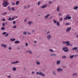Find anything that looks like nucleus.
I'll list each match as a JSON object with an SVG mask.
<instances>
[{
	"label": "nucleus",
	"mask_w": 78,
	"mask_h": 78,
	"mask_svg": "<svg viewBox=\"0 0 78 78\" xmlns=\"http://www.w3.org/2000/svg\"><path fill=\"white\" fill-rule=\"evenodd\" d=\"M9 34L8 33H6V34L5 35V36L6 37L8 36Z\"/></svg>",
	"instance_id": "72a5a7b5"
},
{
	"label": "nucleus",
	"mask_w": 78,
	"mask_h": 78,
	"mask_svg": "<svg viewBox=\"0 0 78 78\" xmlns=\"http://www.w3.org/2000/svg\"><path fill=\"white\" fill-rule=\"evenodd\" d=\"M29 7H30V5H28V8H29Z\"/></svg>",
	"instance_id": "e2e57ef3"
},
{
	"label": "nucleus",
	"mask_w": 78,
	"mask_h": 78,
	"mask_svg": "<svg viewBox=\"0 0 78 78\" xmlns=\"http://www.w3.org/2000/svg\"><path fill=\"white\" fill-rule=\"evenodd\" d=\"M57 72H61L62 71V68H58L57 69Z\"/></svg>",
	"instance_id": "423d86ee"
},
{
	"label": "nucleus",
	"mask_w": 78,
	"mask_h": 78,
	"mask_svg": "<svg viewBox=\"0 0 78 78\" xmlns=\"http://www.w3.org/2000/svg\"><path fill=\"white\" fill-rule=\"evenodd\" d=\"M77 75H78V74L77 73H74L73 74V76H76Z\"/></svg>",
	"instance_id": "f8f14e48"
},
{
	"label": "nucleus",
	"mask_w": 78,
	"mask_h": 78,
	"mask_svg": "<svg viewBox=\"0 0 78 78\" xmlns=\"http://www.w3.org/2000/svg\"><path fill=\"white\" fill-rule=\"evenodd\" d=\"M49 3H50V4H51V2L50 1L49 2Z\"/></svg>",
	"instance_id": "13d9d810"
},
{
	"label": "nucleus",
	"mask_w": 78,
	"mask_h": 78,
	"mask_svg": "<svg viewBox=\"0 0 78 78\" xmlns=\"http://www.w3.org/2000/svg\"><path fill=\"white\" fill-rule=\"evenodd\" d=\"M36 74L37 75H38V74H39V75H41L43 76H45V74H44L42 73L41 72H40L39 73V72H37L36 73Z\"/></svg>",
	"instance_id": "7ed1b4c3"
},
{
	"label": "nucleus",
	"mask_w": 78,
	"mask_h": 78,
	"mask_svg": "<svg viewBox=\"0 0 78 78\" xmlns=\"http://www.w3.org/2000/svg\"><path fill=\"white\" fill-rule=\"evenodd\" d=\"M12 48H11V47H9V50H11Z\"/></svg>",
	"instance_id": "79ce46f5"
},
{
	"label": "nucleus",
	"mask_w": 78,
	"mask_h": 78,
	"mask_svg": "<svg viewBox=\"0 0 78 78\" xmlns=\"http://www.w3.org/2000/svg\"><path fill=\"white\" fill-rule=\"evenodd\" d=\"M9 3L8 2L6 1L5 2H3L2 4V5H3V7L6 8V7L9 5Z\"/></svg>",
	"instance_id": "f257e3e1"
},
{
	"label": "nucleus",
	"mask_w": 78,
	"mask_h": 78,
	"mask_svg": "<svg viewBox=\"0 0 78 78\" xmlns=\"http://www.w3.org/2000/svg\"><path fill=\"white\" fill-rule=\"evenodd\" d=\"M16 40V39L15 38L12 39L11 38L10 40V41H14Z\"/></svg>",
	"instance_id": "dca6fc26"
},
{
	"label": "nucleus",
	"mask_w": 78,
	"mask_h": 78,
	"mask_svg": "<svg viewBox=\"0 0 78 78\" xmlns=\"http://www.w3.org/2000/svg\"><path fill=\"white\" fill-rule=\"evenodd\" d=\"M16 70H17V69L16 68H15V67L13 68V71H15Z\"/></svg>",
	"instance_id": "5701e85b"
},
{
	"label": "nucleus",
	"mask_w": 78,
	"mask_h": 78,
	"mask_svg": "<svg viewBox=\"0 0 78 78\" xmlns=\"http://www.w3.org/2000/svg\"><path fill=\"white\" fill-rule=\"evenodd\" d=\"M53 22L54 23H57V21L56 20H54Z\"/></svg>",
	"instance_id": "4be33fe9"
},
{
	"label": "nucleus",
	"mask_w": 78,
	"mask_h": 78,
	"mask_svg": "<svg viewBox=\"0 0 78 78\" xmlns=\"http://www.w3.org/2000/svg\"><path fill=\"white\" fill-rule=\"evenodd\" d=\"M60 62H61L60 61H57V64H60Z\"/></svg>",
	"instance_id": "a211bd4d"
},
{
	"label": "nucleus",
	"mask_w": 78,
	"mask_h": 78,
	"mask_svg": "<svg viewBox=\"0 0 78 78\" xmlns=\"http://www.w3.org/2000/svg\"><path fill=\"white\" fill-rule=\"evenodd\" d=\"M26 46H28V43H26L25 44Z\"/></svg>",
	"instance_id": "de8ad7c7"
},
{
	"label": "nucleus",
	"mask_w": 78,
	"mask_h": 78,
	"mask_svg": "<svg viewBox=\"0 0 78 78\" xmlns=\"http://www.w3.org/2000/svg\"><path fill=\"white\" fill-rule=\"evenodd\" d=\"M27 19H26L24 20V22H26L27 21Z\"/></svg>",
	"instance_id": "6e6d98bb"
},
{
	"label": "nucleus",
	"mask_w": 78,
	"mask_h": 78,
	"mask_svg": "<svg viewBox=\"0 0 78 78\" xmlns=\"http://www.w3.org/2000/svg\"><path fill=\"white\" fill-rule=\"evenodd\" d=\"M78 8V6H76L74 8V9H77Z\"/></svg>",
	"instance_id": "a878e982"
},
{
	"label": "nucleus",
	"mask_w": 78,
	"mask_h": 78,
	"mask_svg": "<svg viewBox=\"0 0 78 78\" xmlns=\"http://www.w3.org/2000/svg\"><path fill=\"white\" fill-rule=\"evenodd\" d=\"M8 78H10V77H11V76H8Z\"/></svg>",
	"instance_id": "774afa93"
},
{
	"label": "nucleus",
	"mask_w": 78,
	"mask_h": 78,
	"mask_svg": "<svg viewBox=\"0 0 78 78\" xmlns=\"http://www.w3.org/2000/svg\"><path fill=\"white\" fill-rule=\"evenodd\" d=\"M34 42L35 43H36L37 42V41H34Z\"/></svg>",
	"instance_id": "bf43d9fd"
},
{
	"label": "nucleus",
	"mask_w": 78,
	"mask_h": 78,
	"mask_svg": "<svg viewBox=\"0 0 78 78\" xmlns=\"http://www.w3.org/2000/svg\"><path fill=\"white\" fill-rule=\"evenodd\" d=\"M70 24L69 23H66V25H69Z\"/></svg>",
	"instance_id": "8fccbe9b"
},
{
	"label": "nucleus",
	"mask_w": 78,
	"mask_h": 78,
	"mask_svg": "<svg viewBox=\"0 0 78 78\" xmlns=\"http://www.w3.org/2000/svg\"><path fill=\"white\" fill-rule=\"evenodd\" d=\"M76 37H78V35H76Z\"/></svg>",
	"instance_id": "680f3d73"
},
{
	"label": "nucleus",
	"mask_w": 78,
	"mask_h": 78,
	"mask_svg": "<svg viewBox=\"0 0 78 78\" xmlns=\"http://www.w3.org/2000/svg\"><path fill=\"white\" fill-rule=\"evenodd\" d=\"M26 7H26V6H25L24 8H26Z\"/></svg>",
	"instance_id": "69168bd1"
},
{
	"label": "nucleus",
	"mask_w": 78,
	"mask_h": 78,
	"mask_svg": "<svg viewBox=\"0 0 78 78\" xmlns=\"http://www.w3.org/2000/svg\"><path fill=\"white\" fill-rule=\"evenodd\" d=\"M74 57V55H72L70 56V58L71 59H73V58Z\"/></svg>",
	"instance_id": "f3484780"
},
{
	"label": "nucleus",
	"mask_w": 78,
	"mask_h": 78,
	"mask_svg": "<svg viewBox=\"0 0 78 78\" xmlns=\"http://www.w3.org/2000/svg\"><path fill=\"white\" fill-rule=\"evenodd\" d=\"M57 10L59 12V7H58L57 9Z\"/></svg>",
	"instance_id": "c85d7f7f"
},
{
	"label": "nucleus",
	"mask_w": 78,
	"mask_h": 78,
	"mask_svg": "<svg viewBox=\"0 0 78 78\" xmlns=\"http://www.w3.org/2000/svg\"><path fill=\"white\" fill-rule=\"evenodd\" d=\"M69 41H66V44H67V46H70V44L69 43Z\"/></svg>",
	"instance_id": "9d476101"
},
{
	"label": "nucleus",
	"mask_w": 78,
	"mask_h": 78,
	"mask_svg": "<svg viewBox=\"0 0 78 78\" xmlns=\"http://www.w3.org/2000/svg\"><path fill=\"white\" fill-rule=\"evenodd\" d=\"M2 20H3V21H5V19L4 18H3Z\"/></svg>",
	"instance_id": "603ef678"
},
{
	"label": "nucleus",
	"mask_w": 78,
	"mask_h": 78,
	"mask_svg": "<svg viewBox=\"0 0 78 78\" xmlns=\"http://www.w3.org/2000/svg\"><path fill=\"white\" fill-rule=\"evenodd\" d=\"M2 25L3 26V27H5V23H3L2 24Z\"/></svg>",
	"instance_id": "c756f323"
},
{
	"label": "nucleus",
	"mask_w": 78,
	"mask_h": 78,
	"mask_svg": "<svg viewBox=\"0 0 78 78\" xmlns=\"http://www.w3.org/2000/svg\"><path fill=\"white\" fill-rule=\"evenodd\" d=\"M15 43L16 44H19V41H16L15 42Z\"/></svg>",
	"instance_id": "6ab92c4d"
},
{
	"label": "nucleus",
	"mask_w": 78,
	"mask_h": 78,
	"mask_svg": "<svg viewBox=\"0 0 78 78\" xmlns=\"http://www.w3.org/2000/svg\"><path fill=\"white\" fill-rule=\"evenodd\" d=\"M27 34H31V32H28L27 33Z\"/></svg>",
	"instance_id": "58836bf2"
},
{
	"label": "nucleus",
	"mask_w": 78,
	"mask_h": 78,
	"mask_svg": "<svg viewBox=\"0 0 78 78\" xmlns=\"http://www.w3.org/2000/svg\"><path fill=\"white\" fill-rule=\"evenodd\" d=\"M17 28V26H14L13 27V28Z\"/></svg>",
	"instance_id": "4c0bfd02"
},
{
	"label": "nucleus",
	"mask_w": 78,
	"mask_h": 78,
	"mask_svg": "<svg viewBox=\"0 0 78 78\" xmlns=\"http://www.w3.org/2000/svg\"><path fill=\"white\" fill-rule=\"evenodd\" d=\"M17 16H14L12 18V20H14V19H17Z\"/></svg>",
	"instance_id": "6e6552de"
},
{
	"label": "nucleus",
	"mask_w": 78,
	"mask_h": 78,
	"mask_svg": "<svg viewBox=\"0 0 78 78\" xmlns=\"http://www.w3.org/2000/svg\"><path fill=\"white\" fill-rule=\"evenodd\" d=\"M18 62H19V61H17L16 62H11V63L12 64H16L17 63H18Z\"/></svg>",
	"instance_id": "ddd939ff"
},
{
	"label": "nucleus",
	"mask_w": 78,
	"mask_h": 78,
	"mask_svg": "<svg viewBox=\"0 0 78 78\" xmlns=\"http://www.w3.org/2000/svg\"><path fill=\"white\" fill-rule=\"evenodd\" d=\"M63 50L66 52H67L68 51V48H67V47L63 48Z\"/></svg>",
	"instance_id": "20e7f679"
},
{
	"label": "nucleus",
	"mask_w": 78,
	"mask_h": 78,
	"mask_svg": "<svg viewBox=\"0 0 78 78\" xmlns=\"http://www.w3.org/2000/svg\"><path fill=\"white\" fill-rule=\"evenodd\" d=\"M6 14H7V13H6V12H4L3 14H2L1 15H3V14L4 15H5Z\"/></svg>",
	"instance_id": "7c9ffc66"
},
{
	"label": "nucleus",
	"mask_w": 78,
	"mask_h": 78,
	"mask_svg": "<svg viewBox=\"0 0 78 78\" xmlns=\"http://www.w3.org/2000/svg\"><path fill=\"white\" fill-rule=\"evenodd\" d=\"M19 1H18L16 2V5H19Z\"/></svg>",
	"instance_id": "393cba45"
},
{
	"label": "nucleus",
	"mask_w": 78,
	"mask_h": 78,
	"mask_svg": "<svg viewBox=\"0 0 78 78\" xmlns=\"http://www.w3.org/2000/svg\"><path fill=\"white\" fill-rule=\"evenodd\" d=\"M32 73H34V72H32Z\"/></svg>",
	"instance_id": "338daca9"
},
{
	"label": "nucleus",
	"mask_w": 78,
	"mask_h": 78,
	"mask_svg": "<svg viewBox=\"0 0 78 78\" xmlns=\"http://www.w3.org/2000/svg\"><path fill=\"white\" fill-rule=\"evenodd\" d=\"M72 19V17L71 16H70V15H68L66 16V17L64 18V20H67V19H69V20H70V19Z\"/></svg>",
	"instance_id": "f03ea898"
},
{
	"label": "nucleus",
	"mask_w": 78,
	"mask_h": 78,
	"mask_svg": "<svg viewBox=\"0 0 78 78\" xmlns=\"http://www.w3.org/2000/svg\"><path fill=\"white\" fill-rule=\"evenodd\" d=\"M37 64H38V65H39V64H40V62H37Z\"/></svg>",
	"instance_id": "e433bc0d"
},
{
	"label": "nucleus",
	"mask_w": 78,
	"mask_h": 78,
	"mask_svg": "<svg viewBox=\"0 0 78 78\" xmlns=\"http://www.w3.org/2000/svg\"><path fill=\"white\" fill-rule=\"evenodd\" d=\"M11 2L12 3V6H14V5H15V3L13 2Z\"/></svg>",
	"instance_id": "412c9836"
},
{
	"label": "nucleus",
	"mask_w": 78,
	"mask_h": 78,
	"mask_svg": "<svg viewBox=\"0 0 78 78\" xmlns=\"http://www.w3.org/2000/svg\"><path fill=\"white\" fill-rule=\"evenodd\" d=\"M57 26H59V22H58L57 23Z\"/></svg>",
	"instance_id": "b1692460"
},
{
	"label": "nucleus",
	"mask_w": 78,
	"mask_h": 78,
	"mask_svg": "<svg viewBox=\"0 0 78 78\" xmlns=\"http://www.w3.org/2000/svg\"><path fill=\"white\" fill-rule=\"evenodd\" d=\"M71 27H69L68 28H67L66 29V31L67 32H69V31H70V30H71Z\"/></svg>",
	"instance_id": "0eeeda50"
},
{
	"label": "nucleus",
	"mask_w": 78,
	"mask_h": 78,
	"mask_svg": "<svg viewBox=\"0 0 78 78\" xmlns=\"http://www.w3.org/2000/svg\"><path fill=\"white\" fill-rule=\"evenodd\" d=\"M51 56H56V54H52L51 55Z\"/></svg>",
	"instance_id": "473e14b6"
},
{
	"label": "nucleus",
	"mask_w": 78,
	"mask_h": 78,
	"mask_svg": "<svg viewBox=\"0 0 78 78\" xmlns=\"http://www.w3.org/2000/svg\"><path fill=\"white\" fill-rule=\"evenodd\" d=\"M49 16H50V14H48V15L47 16H45V18L46 19H47V18H48V17Z\"/></svg>",
	"instance_id": "2eb2a0df"
},
{
	"label": "nucleus",
	"mask_w": 78,
	"mask_h": 78,
	"mask_svg": "<svg viewBox=\"0 0 78 78\" xmlns=\"http://www.w3.org/2000/svg\"><path fill=\"white\" fill-rule=\"evenodd\" d=\"M8 9L9 10V11H11V7H8Z\"/></svg>",
	"instance_id": "f704fd0d"
},
{
	"label": "nucleus",
	"mask_w": 78,
	"mask_h": 78,
	"mask_svg": "<svg viewBox=\"0 0 78 78\" xmlns=\"http://www.w3.org/2000/svg\"><path fill=\"white\" fill-rule=\"evenodd\" d=\"M15 23H16V21H13V24H15Z\"/></svg>",
	"instance_id": "37998d69"
},
{
	"label": "nucleus",
	"mask_w": 78,
	"mask_h": 78,
	"mask_svg": "<svg viewBox=\"0 0 78 78\" xmlns=\"http://www.w3.org/2000/svg\"><path fill=\"white\" fill-rule=\"evenodd\" d=\"M31 23H33V22L30 21L28 23L29 25H31Z\"/></svg>",
	"instance_id": "aec40b11"
},
{
	"label": "nucleus",
	"mask_w": 78,
	"mask_h": 78,
	"mask_svg": "<svg viewBox=\"0 0 78 78\" xmlns=\"http://www.w3.org/2000/svg\"><path fill=\"white\" fill-rule=\"evenodd\" d=\"M1 30H5V28L2 27L1 28Z\"/></svg>",
	"instance_id": "cd10ccee"
},
{
	"label": "nucleus",
	"mask_w": 78,
	"mask_h": 78,
	"mask_svg": "<svg viewBox=\"0 0 78 78\" xmlns=\"http://www.w3.org/2000/svg\"><path fill=\"white\" fill-rule=\"evenodd\" d=\"M6 34V32H4L2 34V35H4L5 34Z\"/></svg>",
	"instance_id": "c9c22d12"
},
{
	"label": "nucleus",
	"mask_w": 78,
	"mask_h": 78,
	"mask_svg": "<svg viewBox=\"0 0 78 78\" xmlns=\"http://www.w3.org/2000/svg\"><path fill=\"white\" fill-rule=\"evenodd\" d=\"M1 47H4V48H6V47H7V45L4 44H2L1 45Z\"/></svg>",
	"instance_id": "39448f33"
},
{
	"label": "nucleus",
	"mask_w": 78,
	"mask_h": 78,
	"mask_svg": "<svg viewBox=\"0 0 78 78\" xmlns=\"http://www.w3.org/2000/svg\"><path fill=\"white\" fill-rule=\"evenodd\" d=\"M47 7V5H45L43 6H41V8H43V9Z\"/></svg>",
	"instance_id": "4468645a"
},
{
	"label": "nucleus",
	"mask_w": 78,
	"mask_h": 78,
	"mask_svg": "<svg viewBox=\"0 0 78 78\" xmlns=\"http://www.w3.org/2000/svg\"><path fill=\"white\" fill-rule=\"evenodd\" d=\"M53 73L54 75H56V73H55V72L54 71L53 72Z\"/></svg>",
	"instance_id": "5fc2aeb1"
},
{
	"label": "nucleus",
	"mask_w": 78,
	"mask_h": 78,
	"mask_svg": "<svg viewBox=\"0 0 78 78\" xmlns=\"http://www.w3.org/2000/svg\"><path fill=\"white\" fill-rule=\"evenodd\" d=\"M73 45H72V44H70L69 45V46H72Z\"/></svg>",
	"instance_id": "0e129e2a"
},
{
	"label": "nucleus",
	"mask_w": 78,
	"mask_h": 78,
	"mask_svg": "<svg viewBox=\"0 0 78 78\" xmlns=\"http://www.w3.org/2000/svg\"><path fill=\"white\" fill-rule=\"evenodd\" d=\"M50 51H51V52H53V51H54L53 50H51V49H50Z\"/></svg>",
	"instance_id": "a19ab883"
},
{
	"label": "nucleus",
	"mask_w": 78,
	"mask_h": 78,
	"mask_svg": "<svg viewBox=\"0 0 78 78\" xmlns=\"http://www.w3.org/2000/svg\"><path fill=\"white\" fill-rule=\"evenodd\" d=\"M59 16H62V14H61V13H59Z\"/></svg>",
	"instance_id": "864d4df0"
},
{
	"label": "nucleus",
	"mask_w": 78,
	"mask_h": 78,
	"mask_svg": "<svg viewBox=\"0 0 78 78\" xmlns=\"http://www.w3.org/2000/svg\"><path fill=\"white\" fill-rule=\"evenodd\" d=\"M11 19H12V18H10L9 19V20H11Z\"/></svg>",
	"instance_id": "49530a36"
},
{
	"label": "nucleus",
	"mask_w": 78,
	"mask_h": 78,
	"mask_svg": "<svg viewBox=\"0 0 78 78\" xmlns=\"http://www.w3.org/2000/svg\"><path fill=\"white\" fill-rule=\"evenodd\" d=\"M51 36L50 35H48L47 36V39H50V38H51Z\"/></svg>",
	"instance_id": "1a4fd4ad"
},
{
	"label": "nucleus",
	"mask_w": 78,
	"mask_h": 78,
	"mask_svg": "<svg viewBox=\"0 0 78 78\" xmlns=\"http://www.w3.org/2000/svg\"><path fill=\"white\" fill-rule=\"evenodd\" d=\"M12 9L13 11H14V7H12Z\"/></svg>",
	"instance_id": "c03bdc74"
},
{
	"label": "nucleus",
	"mask_w": 78,
	"mask_h": 78,
	"mask_svg": "<svg viewBox=\"0 0 78 78\" xmlns=\"http://www.w3.org/2000/svg\"><path fill=\"white\" fill-rule=\"evenodd\" d=\"M78 49V47H75L73 49H72V50H77V49Z\"/></svg>",
	"instance_id": "9b49d317"
},
{
	"label": "nucleus",
	"mask_w": 78,
	"mask_h": 78,
	"mask_svg": "<svg viewBox=\"0 0 78 78\" xmlns=\"http://www.w3.org/2000/svg\"><path fill=\"white\" fill-rule=\"evenodd\" d=\"M62 18H60V19L59 20L60 21H62Z\"/></svg>",
	"instance_id": "ea45409f"
},
{
	"label": "nucleus",
	"mask_w": 78,
	"mask_h": 78,
	"mask_svg": "<svg viewBox=\"0 0 78 78\" xmlns=\"http://www.w3.org/2000/svg\"><path fill=\"white\" fill-rule=\"evenodd\" d=\"M74 56H75L76 57V56H78V55H75Z\"/></svg>",
	"instance_id": "052dcab7"
},
{
	"label": "nucleus",
	"mask_w": 78,
	"mask_h": 78,
	"mask_svg": "<svg viewBox=\"0 0 78 78\" xmlns=\"http://www.w3.org/2000/svg\"><path fill=\"white\" fill-rule=\"evenodd\" d=\"M67 42H66V41H63V44H65V43H66H66Z\"/></svg>",
	"instance_id": "3c124183"
},
{
	"label": "nucleus",
	"mask_w": 78,
	"mask_h": 78,
	"mask_svg": "<svg viewBox=\"0 0 78 78\" xmlns=\"http://www.w3.org/2000/svg\"><path fill=\"white\" fill-rule=\"evenodd\" d=\"M50 33V31H49L47 33V34H48Z\"/></svg>",
	"instance_id": "4d7b16f0"
},
{
	"label": "nucleus",
	"mask_w": 78,
	"mask_h": 78,
	"mask_svg": "<svg viewBox=\"0 0 78 78\" xmlns=\"http://www.w3.org/2000/svg\"><path fill=\"white\" fill-rule=\"evenodd\" d=\"M23 34L26 35L27 34V32H24L23 33Z\"/></svg>",
	"instance_id": "2f4dec72"
},
{
	"label": "nucleus",
	"mask_w": 78,
	"mask_h": 78,
	"mask_svg": "<svg viewBox=\"0 0 78 78\" xmlns=\"http://www.w3.org/2000/svg\"><path fill=\"white\" fill-rule=\"evenodd\" d=\"M40 3H41V2H39L38 3V5H40Z\"/></svg>",
	"instance_id": "a18cd8bd"
},
{
	"label": "nucleus",
	"mask_w": 78,
	"mask_h": 78,
	"mask_svg": "<svg viewBox=\"0 0 78 78\" xmlns=\"http://www.w3.org/2000/svg\"><path fill=\"white\" fill-rule=\"evenodd\" d=\"M66 57L65 56H62V58H66Z\"/></svg>",
	"instance_id": "09e8293b"
},
{
	"label": "nucleus",
	"mask_w": 78,
	"mask_h": 78,
	"mask_svg": "<svg viewBox=\"0 0 78 78\" xmlns=\"http://www.w3.org/2000/svg\"><path fill=\"white\" fill-rule=\"evenodd\" d=\"M26 52H29V53H30V54H31V53H32V52L31 51H27Z\"/></svg>",
	"instance_id": "bb28decb"
}]
</instances>
